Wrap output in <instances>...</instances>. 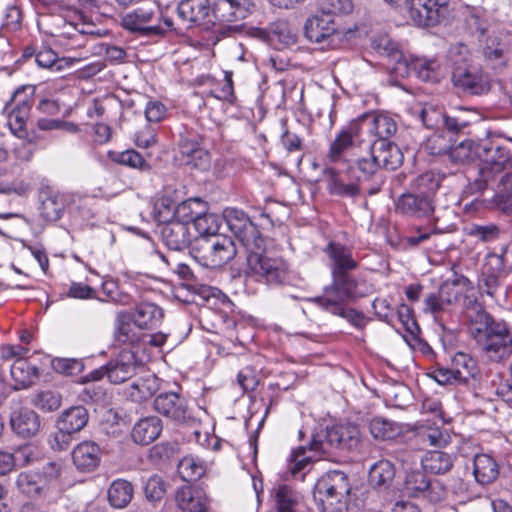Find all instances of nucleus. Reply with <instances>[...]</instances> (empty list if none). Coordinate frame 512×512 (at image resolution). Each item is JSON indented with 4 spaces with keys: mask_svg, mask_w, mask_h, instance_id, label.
Returning <instances> with one entry per match:
<instances>
[{
    "mask_svg": "<svg viewBox=\"0 0 512 512\" xmlns=\"http://www.w3.org/2000/svg\"><path fill=\"white\" fill-rule=\"evenodd\" d=\"M478 190H483L498 178L493 204L503 213L512 215V151L496 141L482 140L480 145Z\"/></svg>",
    "mask_w": 512,
    "mask_h": 512,
    "instance_id": "obj_1",
    "label": "nucleus"
},
{
    "mask_svg": "<svg viewBox=\"0 0 512 512\" xmlns=\"http://www.w3.org/2000/svg\"><path fill=\"white\" fill-rule=\"evenodd\" d=\"M360 432L357 425L351 423L336 424L327 428L325 433L314 434L308 449L299 446L288 458V470L295 479L304 480L314 456L327 453L328 448L351 449L359 442Z\"/></svg>",
    "mask_w": 512,
    "mask_h": 512,
    "instance_id": "obj_2",
    "label": "nucleus"
},
{
    "mask_svg": "<svg viewBox=\"0 0 512 512\" xmlns=\"http://www.w3.org/2000/svg\"><path fill=\"white\" fill-rule=\"evenodd\" d=\"M201 237L198 241L197 256L201 264L207 268H216L224 265L236 255V244L228 236L217 234L219 230V217L215 214H201L192 225Z\"/></svg>",
    "mask_w": 512,
    "mask_h": 512,
    "instance_id": "obj_3",
    "label": "nucleus"
},
{
    "mask_svg": "<svg viewBox=\"0 0 512 512\" xmlns=\"http://www.w3.org/2000/svg\"><path fill=\"white\" fill-rule=\"evenodd\" d=\"M470 335L490 361L503 362L512 355V333L504 321L495 320L489 314H476Z\"/></svg>",
    "mask_w": 512,
    "mask_h": 512,
    "instance_id": "obj_4",
    "label": "nucleus"
},
{
    "mask_svg": "<svg viewBox=\"0 0 512 512\" xmlns=\"http://www.w3.org/2000/svg\"><path fill=\"white\" fill-rule=\"evenodd\" d=\"M465 22L472 33H478L483 42L482 50L485 60L493 69H502L508 62V34L488 27L482 18V12L476 8L466 10Z\"/></svg>",
    "mask_w": 512,
    "mask_h": 512,
    "instance_id": "obj_5",
    "label": "nucleus"
},
{
    "mask_svg": "<svg viewBox=\"0 0 512 512\" xmlns=\"http://www.w3.org/2000/svg\"><path fill=\"white\" fill-rule=\"evenodd\" d=\"M350 492L348 476L342 471L333 470L315 484L314 500L321 512H345Z\"/></svg>",
    "mask_w": 512,
    "mask_h": 512,
    "instance_id": "obj_6",
    "label": "nucleus"
},
{
    "mask_svg": "<svg viewBox=\"0 0 512 512\" xmlns=\"http://www.w3.org/2000/svg\"><path fill=\"white\" fill-rule=\"evenodd\" d=\"M400 11L405 23L417 27L447 23L453 17L450 0H404Z\"/></svg>",
    "mask_w": 512,
    "mask_h": 512,
    "instance_id": "obj_7",
    "label": "nucleus"
},
{
    "mask_svg": "<svg viewBox=\"0 0 512 512\" xmlns=\"http://www.w3.org/2000/svg\"><path fill=\"white\" fill-rule=\"evenodd\" d=\"M265 239L259 248L245 247L247 252L246 275L269 285L282 283L286 278L287 264L280 257H271L265 251Z\"/></svg>",
    "mask_w": 512,
    "mask_h": 512,
    "instance_id": "obj_8",
    "label": "nucleus"
},
{
    "mask_svg": "<svg viewBox=\"0 0 512 512\" xmlns=\"http://www.w3.org/2000/svg\"><path fill=\"white\" fill-rule=\"evenodd\" d=\"M332 282L326 286L321 296L310 299L319 307L330 306L333 303L343 304L367 296L370 288L362 279L349 274L331 276Z\"/></svg>",
    "mask_w": 512,
    "mask_h": 512,
    "instance_id": "obj_9",
    "label": "nucleus"
},
{
    "mask_svg": "<svg viewBox=\"0 0 512 512\" xmlns=\"http://www.w3.org/2000/svg\"><path fill=\"white\" fill-rule=\"evenodd\" d=\"M509 250H502L501 253L491 252L485 257L481 270V276L478 281V287L481 293H486L495 302L500 303L506 297V287L501 285L500 278L505 273L508 263ZM512 256V252H511Z\"/></svg>",
    "mask_w": 512,
    "mask_h": 512,
    "instance_id": "obj_10",
    "label": "nucleus"
},
{
    "mask_svg": "<svg viewBox=\"0 0 512 512\" xmlns=\"http://www.w3.org/2000/svg\"><path fill=\"white\" fill-rule=\"evenodd\" d=\"M354 129L360 133L361 142H389L397 126L392 117L385 113H365L354 121Z\"/></svg>",
    "mask_w": 512,
    "mask_h": 512,
    "instance_id": "obj_11",
    "label": "nucleus"
},
{
    "mask_svg": "<svg viewBox=\"0 0 512 512\" xmlns=\"http://www.w3.org/2000/svg\"><path fill=\"white\" fill-rule=\"evenodd\" d=\"M304 35L311 43L319 44L323 48H333L341 40L343 31L340 30L333 16L321 12L306 19Z\"/></svg>",
    "mask_w": 512,
    "mask_h": 512,
    "instance_id": "obj_12",
    "label": "nucleus"
},
{
    "mask_svg": "<svg viewBox=\"0 0 512 512\" xmlns=\"http://www.w3.org/2000/svg\"><path fill=\"white\" fill-rule=\"evenodd\" d=\"M161 10L155 2H147L122 17L124 29L142 35H157L164 30L160 24Z\"/></svg>",
    "mask_w": 512,
    "mask_h": 512,
    "instance_id": "obj_13",
    "label": "nucleus"
},
{
    "mask_svg": "<svg viewBox=\"0 0 512 512\" xmlns=\"http://www.w3.org/2000/svg\"><path fill=\"white\" fill-rule=\"evenodd\" d=\"M412 72L425 82H438L443 74L442 66L437 59L406 54L394 68V75L404 78Z\"/></svg>",
    "mask_w": 512,
    "mask_h": 512,
    "instance_id": "obj_14",
    "label": "nucleus"
},
{
    "mask_svg": "<svg viewBox=\"0 0 512 512\" xmlns=\"http://www.w3.org/2000/svg\"><path fill=\"white\" fill-rule=\"evenodd\" d=\"M451 81L464 93L484 95L491 89V77L480 66L464 65L453 69Z\"/></svg>",
    "mask_w": 512,
    "mask_h": 512,
    "instance_id": "obj_15",
    "label": "nucleus"
},
{
    "mask_svg": "<svg viewBox=\"0 0 512 512\" xmlns=\"http://www.w3.org/2000/svg\"><path fill=\"white\" fill-rule=\"evenodd\" d=\"M223 216L229 230L244 248H259L262 245L263 237L242 210L227 208L224 210Z\"/></svg>",
    "mask_w": 512,
    "mask_h": 512,
    "instance_id": "obj_16",
    "label": "nucleus"
},
{
    "mask_svg": "<svg viewBox=\"0 0 512 512\" xmlns=\"http://www.w3.org/2000/svg\"><path fill=\"white\" fill-rule=\"evenodd\" d=\"M254 5L250 0H216L212 8L215 23L223 24L227 31L231 24L246 19L253 11Z\"/></svg>",
    "mask_w": 512,
    "mask_h": 512,
    "instance_id": "obj_17",
    "label": "nucleus"
},
{
    "mask_svg": "<svg viewBox=\"0 0 512 512\" xmlns=\"http://www.w3.org/2000/svg\"><path fill=\"white\" fill-rule=\"evenodd\" d=\"M154 408L158 413L176 422H184L191 417L187 400L175 392L159 394L154 400Z\"/></svg>",
    "mask_w": 512,
    "mask_h": 512,
    "instance_id": "obj_18",
    "label": "nucleus"
},
{
    "mask_svg": "<svg viewBox=\"0 0 512 512\" xmlns=\"http://www.w3.org/2000/svg\"><path fill=\"white\" fill-rule=\"evenodd\" d=\"M139 365L133 350H122L106 365V376L112 383H122L135 373Z\"/></svg>",
    "mask_w": 512,
    "mask_h": 512,
    "instance_id": "obj_19",
    "label": "nucleus"
},
{
    "mask_svg": "<svg viewBox=\"0 0 512 512\" xmlns=\"http://www.w3.org/2000/svg\"><path fill=\"white\" fill-rule=\"evenodd\" d=\"M21 92L17 90L12 99V104L5 107L10 109L7 115V125L11 132L19 138L27 136L26 125L30 114L31 104L27 98L21 99Z\"/></svg>",
    "mask_w": 512,
    "mask_h": 512,
    "instance_id": "obj_20",
    "label": "nucleus"
},
{
    "mask_svg": "<svg viewBox=\"0 0 512 512\" xmlns=\"http://www.w3.org/2000/svg\"><path fill=\"white\" fill-rule=\"evenodd\" d=\"M179 17L189 24L215 26L211 20V7L209 0H182L177 7Z\"/></svg>",
    "mask_w": 512,
    "mask_h": 512,
    "instance_id": "obj_21",
    "label": "nucleus"
},
{
    "mask_svg": "<svg viewBox=\"0 0 512 512\" xmlns=\"http://www.w3.org/2000/svg\"><path fill=\"white\" fill-rule=\"evenodd\" d=\"M12 431L23 439L35 436L40 429V419L35 411L28 407L14 408L10 416Z\"/></svg>",
    "mask_w": 512,
    "mask_h": 512,
    "instance_id": "obj_22",
    "label": "nucleus"
},
{
    "mask_svg": "<svg viewBox=\"0 0 512 512\" xmlns=\"http://www.w3.org/2000/svg\"><path fill=\"white\" fill-rule=\"evenodd\" d=\"M259 36L278 50L294 45L297 41L296 30L284 20L272 23L268 30H260Z\"/></svg>",
    "mask_w": 512,
    "mask_h": 512,
    "instance_id": "obj_23",
    "label": "nucleus"
},
{
    "mask_svg": "<svg viewBox=\"0 0 512 512\" xmlns=\"http://www.w3.org/2000/svg\"><path fill=\"white\" fill-rule=\"evenodd\" d=\"M72 461L78 471L92 472L100 464L101 449L93 441H83L72 450Z\"/></svg>",
    "mask_w": 512,
    "mask_h": 512,
    "instance_id": "obj_24",
    "label": "nucleus"
},
{
    "mask_svg": "<svg viewBox=\"0 0 512 512\" xmlns=\"http://www.w3.org/2000/svg\"><path fill=\"white\" fill-rule=\"evenodd\" d=\"M176 503L183 512H208L209 498L204 490L185 485L177 490Z\"/></svg>",
    "mask_w": 512,
    "mask_h": 512,
    "instance_id": "obj_25",
    "label": "nucleus"
},
{
    "mask_svg": "<svg viewBox=\"0 0 512 512\" xmlns=\"http://www.w3.org/2000/svg\"><path fill=\"white\" fill-rule=\"evenodd\" d=\"M397 208L402 213L417 218L429 217L434 212L432 198L420 193L403 194L398 199Z\"/></svg>",
    "mask_w": 512,
    "mask_h": 512,
    "instance_id": "obj_26",
    "label": "nucleus"
},
{
    "mask_svg": "<svg viewBox=\"0 0 512 512\" xmlns=\"http://www.w3.org/2000/svg\"><path fill=\"white\" fill-rule=\"evenodd\" d=\"M180 160L186 166L201 171L208 170L211 165V156L209 152L196 142L184 139L179 144Z\"/></svg>",
    "mask_w": 512,
    "mask_h": 512,
    "instance_id": "obj_27",
    "label": "nucleus"
},
{
    "mask_svg": "<svg viewBox=\"0 0 512 512\" xmlns=\"http://www.w3.org/2000/svg\"><path fill=\"white\" fill-rule=\"evenodd\" d=\"M326 252L331 261V276L349 274L358 266L352 251L339 243H329Z\"/></svg>",
    "mask_w": 512,
    "mask_h": 512,
    "instance_id": "obj_28",
    "label": "nucleus"
},
{
    "mask_svg": "<svg viewBox=\"0 0 512 512\" xmlns=\"http://www.w3.org/2000/svg\"><path fill=\"white\" fill-rule=\"evenodd\" d=\"M460 287L456 283L442 284L438 293H432L425 299V311L437 314L448 306L458 302Z\"/></svg>",
    "mask_w": 512,
    "mask_h": 512,
    "instance_id": "obj_29",
    "label": "nucleus"
},
{
    "mask_svg": "<svg viewBox=\"0 0 512 512\" xmlns=\"http://www.w3.org/2000/svg\"><path fill=\"white\" fill-rule=\"evenodd\" d=\"M370 149L380 168L395 170L403 161L400 149L391 141H373Z\"/></svg>",
    "mask_w": 512,
    "mask_h": 512,
    "instance_id": "obj_30",
    "label": "nucleus"
},
{
    "mask_svg": "<svg viewBox=\"0 0 512 512\" xmlns=\"http://www.w3.org/2000/svg\"><path fill=\"white\" fill-rule=\"evenodd\" d=\"M271 497L277 512H296L303 498L299 491L286 483L276 485Z\"/></svg>",
    "mask_w": 512,
    "mask_h": 512,
    "instance_id": "obj_31",
    "label": "nucleus"
},
{
    "mask_svg": "<svg viewBox=\"0 0 512 512\" xmlns=\"http://www.w3.org/2000/svg\"><path fill=\"white\" fill-rule=\"evenodd\" d=\"M161 237L164 244L174 251H181L187 248L191 242L189 227L182 222L172 221L163 226Z\"/></svg>",
    "mask_w": 512,
    "mask_h": 512,
    "instance_id": "obj_32",
    "label": "nucleus"
},
{
    "mask_svg": "<svg viewBox=\"0 0 512 512\" xmlns=\"http://www.w3.org/2000/svg\"><path fill=\"white\" fill-rule=\"evenodd\" d=\"M88 418L86 408L83 406H72L59 415L56 426L59 431L72 435L86 426Z\"/></svg>",
    "mask_w": 512,
    "mask_h": 512,
    "instance_id": "obj_33",
    "label": "nucleus"
},
{
    "mask_svg": "<svg viewBox=\"0 0 512 512\" xmlns=\"http://www.w3.org/2000/svg\"><path fill=\"white\" fill-rule=\"evenodd\" d=\"M159 390V379L151 373H146L132 381L126 390V395L134 402H144Z\"/></svg>",
    "mask_w": 512,
    "mask_h": 512,
    "instance_id": "obj_34",
    "label": "nucleus"
},
{
    "mask_svg": "<svg viewBox=\"0 0 512 512\" xmlns=\"http://www.w3.org/2000/svg\"><path fill=\"white\" fill-rule=\"evenodd\" d=\"M472 472L477 483L486 485L492 483L499 474L496 460L489 454H476L472 462Z\"/></svg>",
    "mask_w": 512,
    "mask_h": 512,
    "instance_id": "obj_35",
    "label": "nucleus"
},
{
    "mask_svg": "<svg viewBox=\"0 0 512 512\" xmlns=\"http://www.w3.org/2000/svg\"><path fill=\"white\" fill-rule=\"evenodd\" d=\"M129 316L138 329H153L161 323L164 314L159 306L146 302L139 304Z\"/></svg>",
    "mask_w": 512,
    "mask_h": 512,
    "instance_id": "obj_36",
    "label": "nucleus"
},
{
    "mask_svg": "<svg viewBox=\"0 0 512 512\" xmlns=\"http://www.w3.org/2000/svg\"><path fill=\"white\" fill-rule=\"evenodd\" d=\"M323 179L327 184L329 194L340 197H355L360 193L355 182H344L342 176L332 167L323 170Z\"/></svg>",
    "mask_w": 512,
    "mask_h": 512,
    "instance_id": "obj_37",
    "label": "nucleus"
},
{
    "mask_svg": "<svg viewBox=\"0 0 512 512\" xmlns=\"http://www.w3.org/2000/svg\"><path fill=\"white\" fill-rule=\"evenodd\" d=\"M162 431V421L156 417H146L139 420L133 427L132 438L141 445L153 442Z\"/></svg>",
    "mask_w": 512,
    "mask_h": 512,
    "instance_id": "obj_38",
    "label": "nucleus"
},
{
    "mask_svg": "<svg viewBox=\"0 0 512 512\" xmlns=\"http://www.w3.org/2000/svg\"><path fill=\"white\" fill-rule=\"evenodd\" d=\"M395 477V468L389 460H379L369 469L368 483L370 487L379 490L387 489Z\"/></svg>",
    "mask_w": 512,
    "mask_h": 512,
    "instance_id": "obj_39",
    "label": "nucleus"
},
{
    "mask_svg": "<svg viewBox=\"0 0 512 512\" xmlns=\"http://www.w3.org/2000/svg\"><path fill=\"white\" fill-rule=\"evenodd\" d=\"M482 141L465 139L455 146H449L447 155L456 164H467L480 159V145Z\"/></svg>",
    "mask_w": 512,
    "mask_h": 512,
    "instance_id": "obj_40",
    "label": "nucleus"
},
{
    "mask_svg": "<svg viewBox=\"0 0 512 512\" xmlns=\"http://www.w3.org/2000/svg\"><path fill=\"white\" fill-rule=\"evenodd\" d=\"M372 48L380 55H384L389 59V69L394 74V68L398 62L406 56L404 52L399 49L398 43L391 40L388 35H377L372 39Z\"/></svg>",
    "mask_w": 512,
    "mask_h": 512,
    "instance_id": "obj_41",
    "label": "nucleus"
},
{
    "mask_svg": "<svg viewBox=\"0 0 512 512\" xmlns=\"http://www.w3.org/2000/svg\"><path fill=\"white\" fill-rule=\"evenodd\" d=\"M206 204L200 198H190L179 204H175V222H182L184 225H193L196 219L204 214Z\"/></svg>",
    "mask_w": 512,
    "mask_h": 512,
    "instance_id": "obj_42",
    "label": "nucleus"
},
{
    "mask_svg": "<svg viewBox=\"0 0 512 512\" xmlns=\"http://www.w3.org/2000/svg\"><path fill=\"white\" fill-rule=\"evenodd\" d=\"M138 327L133 323L129 313H119L116 318L115 340L120 344H134L141 338Z\"/></svg>",
    "mask_w": 512,
    "mask_h": 512,
    "instance_id": "obj_43",
    "label": "nucleus"
},
{
    "mask_svg": "<svg viewBox=\"0 0 512 512\" xmlns=\"http://www.w3.org/2000/svg\"><path fill=\"white\" fill-rule=\"evenodd\" d=\"M207 461L193 455L183 457L178 464V473L183 481L191 482L200 479L208 470Z\"/></svg>",
    "mask_w": 512,
    "mask_h": 512,
    "instance_id": "obj_44",
    "label": "nucleus"
},
{
    "mask_svg": "<svg viewBox=\"0 0 512 512\" xmlns=\"http://www.w3.org/2000/svg\"><path fill=\"white\" fill-rule=\"evenodd\" d=\"M421 465L425 471L432 474H444L451 469L453 457L440 450L428 451L423 455Z\"/></svg>",
    "mask_w": 512,
    "mask_h": 512,
    "instance_id": "obj_45",
    "label": "nucleus"
},
{
    "mask_svg": "<svg viewBox=\"0 0 512 512\" xmlns=\"http://www.w3.org/2000/svg\"><path fill=\"white\" fill-rule=\"evenodd\" d=\"M10 373L15 381V389H23L33 383L34 378L38 376V369L25 358H19L11 365Z\"/></svg>",
    "mask_w": 512,
    "mask_h": 512,
    "instance_id": "obj_46",
    "label": "nucleus"
},
{
    "mask_svg": "<svg viewBox=\"0 0 512 512\" xmlns=\"http://www.w3.org/2000/svg\"><path fill=\"white\" fill-rule=\"evenodd\" d=\"M18 490L30 498L47 496L48 491L42 483L40 475L31 472H21L16 479Z\"/></svg>",
    "mask_w": 512,
    "mask_h": 512,
    "instance_id": "obj_47",
    "label": "nucleus"
},
{
    "mask_svg": "<svg viewBox=\"0 0 512 512\" xmlns=\"http://www.w3.org/2000/svg\"><path fill=\"white\" fill-rule=\"evenodd\" d=\"M355 139L360 141V133L355 131L353 121L350 123L348 128L342 130L331 143L328 152V158L330 161H339L342 158L343 152L353 145Z\"/></svg>",
    "mask_w": 512,
    "mask_h": 512,
    "instance_id": "obj_48",
    "label": "nucleus"
},
{
    "mask_svg": "<svg viewBox=\"0 0 512 512\" xmlns=\"http://www.w3.org/2000/svg\"><path fill=\"white\" fill-rule=\"evenodd\" d=\"M133 497L132 484L124 479L114 480L108 488V501L111 506L121 509L126 507Z\"/></svg>",
    "mask_w": 512,
    "mask_h": 512,
    "instance_id": "obj_49",
    "label": "nucleus"
},
{
    "mask_svg": "<svg viewBox=\"0 0 512 512\" xmlns=\"http://www.w3.org/2000/svg\"><path fill=\"white\" fill-rule=\"evenodd\" d=\"M32 455L33 452L30 446H23L15 453L0 450V475L8 474L17 464H29L32 460Z\"/></svg>",
    "mask_w": 512,
    "mask_h": 512,
    "instance_id": "obj_50",
    "label": "nucleus"
},
{
    "mask_svg": "<svg viewBox=\"0 0 512 512\" xmlns=\"http://www.w3.org/2000/svg\"><path fill=\"white\" fill-rule=\"evenodd\" d=\"M369 431L377 440H391L402 433V427L388 419L374 417L369 423Z\"/></svg>",
    "mask_w": 512,
    "mask_h": 512,
    "instance_id": "obj_51",
    "label": "nucleus"
},
{
    "mask_svg": "<svg viewBox=\"0 0 512 512\" xmlns=\"http://www.w3.org/2000/svg\"><path fill=\"white\" fill-rule=\"evenodd\" d=\"M451 368L460 382H467L477 374L476 361L463 352L456 353L451 360Z\"/></svg>",
    "mask_w": 512,
    "mask_h": 512,
    "instance_id": "obj_52",
    "label": "nucleus"
},
{
    "mask_svg": "<svg viewBox=\"0 0 512 512\" xmlns=\"http://www.w3.org/2000/svg\"><path fill=\"white\" fill-rule=\"evenodd\" d=\"M35 61L41 68L51 71H61L77 60L74 58H58L57 54L51 48L44 47L36 53Z\"/></svg>",
    "mask_w": 512,
    "mask_h": 512,
    "instance_id": "obj_53",
    "label": "nucleus"
},
{
    "mask_svg": "<svg viewBox=\"0 0 512 512\" xmlns=\"http://www.w3.org/2000/svg\"><path fill=\"white\" fill-rule=\"evenodd\" d=\"M152 215L159 224L167 225L175 220V202L168 196H162L155 200L152 207Z\"/></svg>",
    "mask_w": 512,
    "mask_h": 512,
    "instance_id": "obj_54",
    "label": "nucleus"
},
{
    "mask_svg": "<svg viewBox=\"0 0 512 512\" xmlns=\"http://www.w3.org/2000/svg\"><path fill=\"white\" fill-rule=\"evenodd\" d=\"M111 159L121 165L128 166L139 171H148L150 164L148 161L136 150L128 149L122 152H113Z\"/></svg>",
    "mask_w": 512,
    "mask_h": 512,
    "instance_id": "obj_55",
    "label": "nucleus"
},
{
    "mask_svg": "<svg viewBox=\"0 0 512 512\" xmlns=\"http://www.w3.org/2000/svg\"><path fill=\"white\" fill-rule=\"evenodd\" d=\"M321 308L333 315L346 319L356 328H362L365 324L364 315L353 308L347 307V303H333L330 306Z\"/></svg>",
    "mask_w": 512,
    "mask_h": 512,
    "instance_id": "obj_56",
    "label": "nucleus"
},
{
    "mask_svg": "<svg viewBox=\"0 0 512 512\" xmlns=\"http://www.w3.org/2000/svg\"><path fill=\"white\" fill-rule=\"evenodd\" d=\"M429 477L421 471H412L407 474L404 482V492L414 498H418L423 493L425 487H427V481Z\"/></svg>",
    "mask_w": 512,
    "mask_h": 512,
    "instance_id": "obj_57",
    "label": "nucleus"
},
{
    "mask_svg": "<svg viewBox=\"0 0 512 512\" xmlns=\"http://www.w3.org/2000/svg\"><path fill=\"white\" fill-rule=\"evenodd\" d=\"M64 201L61 196H50L42 201L40 211L42 217L47 221H57L64 212Z\"/></svg>",
    "mask_w": 512,
    "mask_h": 512,
    "instance_id": "obj_58",
    "label": "nucleus"
},
{
    "mask_svg": "<svg viewBox=\"0 0 512 512\" xmlns=\"http://www.w3.org/2000/svg\"><path fill=\"white\" fill-rule=\"evenodd\" d=\"M441 176L434 171H426L418 176L415 182L418 193L423 195H432L437 191L441 183Z\"/></svg>",
    "mask_w": 512,
    "mask_h": 512,
    "instance_id": "obj_59",
    "label": "nucleus"
},
{
    "mask_svg": "<svg viewBox=\"0 0 512 512\" xmlns=\"http://www.w3.org/2000/svg\"><path fill=\"white\" fill-rule=\"evenodd\" d=\"M427 487L424 488L423 493L419 498L426 500L429 503L436 504L440 503L447 497V488L438 479H431L429 477L427 481Z\"/></svg>",
    "mask_w": 512,
    "mask_h": 512,
    "instance_id": "obj_60",
    "label": "nucleus"
},
{
    "mask_svg": "<svg viewBox=\"0 0 512 512\" xmlns=\"http://www.w3.org/2000/svg\"><path fill=\"white\" fill-rule=\"evenodd\" d=\"M477 292L474 288H467L463 296H459V300H462V305L466 309V318L469 321V328L472 326L473 316L476 314H488L478 302Z\"/></svg>",
    "mask_w": 512,
    "mask_h": 512,
    "instance_id": "obj_61",
    "label": "nucleus"
},
{
    "mask_svg": "<svg viewBox=\"0 0 512 512\" xmlns=\"http://www.w3.org/2000/svg\"><path fill=\"white\" fill-rule=\"evenodd\" d=\"M450 146V139H447L443 135V131L440 133L439 131H435L432 135L428 136L424 149L428 154L432 156L447 154Z\"/></svg>",
    "mask_w": 512,
    "mask_h": 512,
    "instance_id": "obj_62",
    "label": "nucleus"
},
{
    "mask_svg": "<svg viewBox=\"0 0 512 512\" xmlns=\"http://www.w3.org/2000/svg\"><path fill=\"white\" fill-rule=\"evenodd\" d=\"M51 365L55 372L67 376H75L84 369L82 361L74 358H55L51 361Z\"/></svg>",
    "mask_w": 512,
    "mask_h": 512,
    "instance_id": "obj_63",
    "label": "nucleus"
},
{
    "mask_svg": "<svg viewBox=\"0 0 512 512\" xmlns=\"http://www.w3.org/2000/svg\"><path fill=\"white\" fill-rule=\"evenodd\" d=\"M319 9L325 15L348 14L353 10L351 0H320Z\"/></svg>",
    "mask_w": 512,
    "mask_h": 512,
    "instance_id": "obj_64",
    "label": "nucleus"
}]
</instances>
